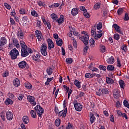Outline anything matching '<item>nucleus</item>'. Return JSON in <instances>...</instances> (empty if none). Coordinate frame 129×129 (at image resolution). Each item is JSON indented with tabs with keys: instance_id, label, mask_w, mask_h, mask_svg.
<instances>
[{
	"instance_id": "obj_1",
	"label": "nucleus",
	"mask_w": 129,
	"mask_h": 129,
	"mask_svg": "<svg viewBox=\"0 0 129 129\" xmlns=\"http://www.w3.org/2000/svg\"><path fill=\"white\" fill-rule=\"evenodd\" d=\"M20 46L21 47V57L25 58V57H27L29 56V52H28V46L26 44L25 42L22 41L20 42Z\"/></svg>"
},
{
	"instance_id": "obj_2",
	"label": "nucleus",
	"mask_w": 129,
	"mask_h": 129,
	"mask_svg": "<svg viewBox=\"0 0 129 129\" xmlns=\"http://www.w3.org/2000/svg\"><path fill=\"white\" fill-rule=\"evenodd\" d=\"M11 59L12 60H15L18 58V55H19V51L17 50L16 48L12 49L9 53Z\"/></svg>"
},
{
	"instance_id": "obj_3",
	"label": "nucleus",
	"mask_w": 129,
	"mask_h": 129,
	"mask_svg": "<svg viewBox=\"0 0 129 129\" xmlns=\"http://www.w3.org/2000/svg\"><path fill=\"white\" fill-rule=\"evenodd\" d=\"M34 109L35 111H36L37 115L39 117H41V116H42V114H43V113H44L45 111V110H44V109H43V108H42L39 105H36Z\"/></svg>"
},
{
	"instance_id": "obj_4",
	"label": "nucleus",
	"mask_w": 129,
	"mask_h": 129,
	"mask_svg": "<svg viewBox=\"0 0 129 129\" xmlns=\"http://www.w3.org/2000/svg\"><path fill=\"white\" fill-rule=\"evenodd\" d=\"M73 103L75 109L77 110V111H81V110H82L83 105L80 103H78L77 100H74Z\"/></svg>"
},
{
	"instance_id": "obj_5",
	"label": "nucleus",
	"mask_w": 129,
	"mask_h": 129,
	"mask_svg": "<svg viewBox=\"0 0 129 129\" xmlns=\"http://www.w3.org/2000/svg\"><path fill=\"white\" fill-rule=\"evenodd\" d=\"M40 52L43 56H47V44L45 43L42 44L40 48Z\"/></svg>"
},
{
	"instance_id": "obj_6",
	"label": "nucleus",
	"mask_w": 129,
	"mask_h": 129,
	"mask_svg": "<svg viewBox=\"0 0 129 129\" xmlns=\"http://www.w3.org/2000/svg\"><path fill=\"white\" fill-rule=\"evenodd\" d=\"M18 66L20 69H28V68H29V65L28 64V63L25 60L19 62L18 63Z\"/></svg>"
},
{
	"instance_id": "obj_7",
	"label": "nucleus",
	"mask_w": 129,
	"mask_h": 129,
	"mask_svg": "<svg viewBox=\"0 0 129 129\" xmlns=\"http://www.w3.org/2000/svg\"><path fill=\"white\" fill-rule=\"evenodd\" d=\"M27 100L29 101V102H30L32 106H35V105H36V103L35 101L36 100V98H35V97L28 95L27 96Z\"/></svg>"
},
{
	"instance_id": "obj_8",
	"label": "nucleus",
	"mask_w": 129,
	"mask_h": 129,
	"mask_svg": "<svg viewBox=\"0 0 129 129\" xmlns=\"http://www.w3.org/2000/svg\"><path fill=\"white\" fill-rule=\"evenodd\" d=\"M35 34L38 41L41 42V41L43 40V35L42 34V32L39 30H36L35 32Z\"/></svg>"
},
{
	"instance_id": "obj_9",
	"label": "nucleus",
	"mask_w": 129,
	"mask_h": 129,
	"mask_svg": "<svg viewBox=\"0 0 129 129\" xmlns=\"http://www.w3.org/2000/svg\"><path fill=\"white\" fill-rule=\"evenodd\" d=\"M80 39H81V41H83V42L84 43V44H85L86 46H87V45H88V41H89V36L88 35H85L84 36H83L80 37Z\"/></svg>"
},
{
	"instance_id": "obj_10",
	"label": "nucleus",
	"mask_w": 129,
	"mask_h": 129,
	"mask_svg": "<svg viewBox=\"0 0 129 129\" xmlns=\"http://www.w3.org/2000/svg\"><path fill=\"white\" fill-rule=\"evenodd\" d=\"M67 108H66L64 109V110H62L61 111H60L58 113V117H61V116H62V117L63 118H64V117H66V114H67Z\"/></svg>"
},
{
	"instance_id": "obj_11",
	"label": "nucleus",
	"mask_w": 129,
	"mask_h": 129,
	"mask_svg": "<svg viewBox=\"0 0 129 129\" xmlns=\"http://www.w3.org/2000/svg\"><path fill=\"white\" fill-rule=\"evenodd\" d=\"M47 42L48 44V50H51L53 49V48H54V42H53L52 39L48 38Z\"/></svg>"
},
{
	"instance_id": "obj_12",
	"label": "nucleus",
	"mask_w": 129,
	"mask_h": 129,
	"mask_svg": "<svg viewBox=\"0 0 129 129\" xmlns=\"http://www.w3.org/2000/svg\"><path fill=\"white\" fill-rule=\"evenodd\" d=\"M89 118L91 124H92L96 120V118L94 116V114L91 112L89 113Z\"/></svg>"
},
{
	"instance_id": "obj_13",
	"label": "nucleus",
	"mask_w": 129,
	"mask_h": 129,
	"mask_svg": "<svg viewBox=\"0 0 129 129\" xmlns=\"http://www.w3.org/2000/svg\"><path fill=\"white\" fill-rule=\"evenodd\" d=\"M65 21V18L63 15H61L59 19H56V22L58 23L59 26L63 24V22Z\"/></svg>"
},
{
	"instance_id": "obj_14",
	"label": "nucleus",
	"mask_w": 129,
	"mask_h": 129,
	"mask_svg": "<svg viewBox=\"0 0 129 129\" xmlns=\"http://www.w3.org/2000/svg\"><path fill=\"white\" fill-rule=\"evenodd\" d=\"M11 40L13 41L14 46H16V48L19 49V48H20V44H19V41H18V39L14 37H12Z\"/></svg>"
},
{
	"instance_id": "obj_15",
	"label": "nucleus",
	"mask_w": 129,
	"mask_h": 129,
	"mask_svg": "<svg viewBox=\"0 0 129 129\" xmlns=\"http://www.w3.org/2000/svg\"><path fill=\"white\" fill-rule=\"evenodd\" d=\"M113 95L114 98L117 99L119 97V91L118 89H114L113 92Z\"/></svg>"
},
{
	"instance_id": "obj_16",
	"label": "nucleus",
	"mask_w": 129,
	"mask_h": 129,
	"mask_svg": "<svg viewBox=\"0 0 129 129\" xmlns=\"http://www.w3.org/2000/svg\"><path fill=\"white\" fill-rule=\"evenodd\" d=\"M41 54L40 53H37L36 55H34L33 57V60L36 61V62H41Z\"/></svg>"
},
{
	"instance_id": "obj_17",
	"label": "nucleus",
	"mask_w": 129,
	"mask_h": 129,
	"mask_svg": "<svg viewBox=\"0 0 129 129\" xmlns=\"http://www.w3.org/2000/svg\"><path fill=\"white\" fill-rule=\"evenodd\" d=\"M106 82L107 84H108L109 85H111V84H113L114 83V80L108 77H107L106 78Z\"/></svg>"
},
{
	"instance_id": "obj_18",
	"label": "nucleus",
	"mask_w": 129,
	"mask_h": 129,
	"mask_svg": "<svg viewBox=\"0 0 129 129\" xmlns=\"http://www.w3.org/2000/svg\"><path fill=\"white\" fill-rule=\"evenodd\" d=\"M6 116L8 120H12V119H13V113L11 111H8L6 113Z\"/></svg>"
},
{
	"instance_id": "obj_19",
	"label": "nucleus",
	"mask_w": 129,
	"mask_h": 129,
	"mask_svg": "<svg viewBox=\"0 0 129 129\" xmlns=\"http://www.w3.org/2000/svg\"><path fill=\"white\" fill-rule=\"evenodd\" d=\"M13 84L14 86H15V87H19V86L21 84V82L20 81V80H19V79L16 78L13 81Z\"/></svg>"
},
{
	"instance_id": "obj_20",
	"label": "nucleus",
	"mask_w": 129,
	"mask_h": 129,
	"mask_svg": "<svg viewBox=\"0 0 129 129\" xmlns=\"http://www.w3.org/2000/svg\"><path fill=\"white\" fill-rule=\"evenodd\" d=\"M78 13L79 11L77 8H73L72 10L71 14L74 17H75V16H77V15H78Z\"/></svg>"
},
{
	"instance_id": "obj_21",
	"label": "nucleus",
	"mask_w": 129,
	"mask_h": 129,
	"mask_svg": "<svg viewBox=\"0 0 129 129\" xmlns=\"http://www.w3.org/2000/svg\"><path fill=\"white\" fill-rule=\"evenodd\" d=\"M6 44H7V39H6V37H1L0 39V46H3V45H6Z\"/></svg>"
},
{
	"instance_id": "obj_22",
	"label": "nucleus",
	"mask_w": 129,
	"mask_h": 129,
	"mask_svg": "<svg viewBox=\"0 0 129 129\" xmlns=\"http://www.w3.org/2000/svg\"><path fill=\"white\" fill-rule=\"evenodd\" d=\"M106 61L108 64H113L114 63V58L111 56L110 57L107 58Z\"/></svg>"
},
{
	"instance_id": "obj_23",
	"label": "nucleus",
	"mask_w": 129,
	"mask_h": 129,
	"mask_svg": "<svg viewBox=\"0 0 129 129\" xmlns=\"http://www.w3.org/2000/svg\"><path fill=\"white\" fill-rule=\"evenodd\" d=\"M103 34V32L102 31V30L98 31V33H96V35H95V39H97V38H101V37H102Z\"/></svg>"
},
{
	"instance_id": "obj_24",
	"label": "nucleus",
	"mask_w": 129,
	"mask_h": 129,
	"mask_svg": "<svg viewBox=\"0 0 129 129\" xmlns=\"http://www.w3.org/2000/svg\"><path fill=\"white\" fill-rule=\"evenodd\" d=\"M22 120L25 124H28V123H29V122L30 121L29 117H28V116H24L23 117Z\"/></svg>"
},
{
	"instance_id": "obj_25",
	"label": "nucleus",
	"mask_w": 129,
	"mask_h": 129,
	"mask_svg": "<svg viewBox=\"0 0 129 129\" xmlns=\"http://www.w3.org/2000/svg\"><path fill=\"white\" fill-rule=\"evenodd\" d=\"M119 85H120V88L124 89V86H125V83H124V81L123 80H120V81H119Z\"/></svg>"
},
{
	"instance_id": "obj_26",
	"label": "nucleus",
	"mask_w": 129,
	"mask_h": 129,
	"mask_svg": "<svg viewBox=\"0 0 129 129\" xmlns=\"http://www.w3.org/2000/svg\"><path fill=\"white\" fill-rule=\"evenodd\" d=\"M101 92H102V94H109V91L106 88H102Z\"/></svg>"
},
{
	"instance_id": "obj_27",
	"label": "nucleus",
	"mask_w": 129,
	"mask_h": 129,
	"mask_svg": "<svg viewBox=\"0 0 129 129\" xmlns=\"http://www.w3.org/2000/svg\"><path fill=\"white\" fill-rule=\"evenodd\" d=\"M5 103L6 105H9V104H13V100L10 98L7 99L5 101Z\"/></svg>"
},
{
	"instance_id": "obj_28",
	"label": "nucleus",
	"mask_w": 129,
	"mask_h": 129,
	"mask_svg": "<svg viewBox=\"0 0 129 129\" xmlns=\"http://www.w3.org/2000/svg\"><path fill=\"white\" fill-rule=\"evenodd\" d=\"M46 73L48 75H52V73H53V69H52V68H47L46 69Z\"/></svg>"
},
{
	"instance_id": "obj_29",
	"label": "nucleus",
	"mask_w": 129,
	"mask_h": 129,
	"mask_svg": "<svg viewBox=\"0 0 129 129\" xmlns=\"http://www.w3.org/2000/svg\"><path fill=\"white\" fill-rule=\"evenodd\" d=\"M121 50H122L125 53L127 52V45L124 44L120 47Z\"/></svg>"
},
{
	"instance_id": "obj_30",
	"label": "nucleus",
	"mask_w": 129,
	"mask_h": 129,
	"mask_svg": "<svg viewBox=\"0 0 129 129\" xmlns=\"http://www.w3.org/2000/svg\"><path fill=\"white\" fill-rule=\"evenodd\" d=\"M56 45L57 46H59L60 47H61V46H62V45H63V41L62 40V39H58L56 40Z\"/></svg>"
},
{
	"instance_id": "obj_31",
	"label": "nucleus",
	"mask_w": 129,
	"mask_h": 129,
	"mask_svg": "<svg viewBox=\"0 0 129 129\" xmlns=\"http://www.w3.org/2000/svg\"><path fill=\"white\" fill-rule=\"evenodd\" d=\"M107 71H114V66L112 65H108L107 67Z\"/></svg>"
},
{
	"instance_id": "obj_32",
	"label": "nucleus",
	"mask_w": 129,
	"mask_h": 129,
	"mask_svg": "<svg viewBox=\"0 0 129 129\" xmlns=\"http://www.w3.org/2000/svg\"><path fill=\"white\" fill-rule=\"evenodd\" d=\"M31 116L33 117V118H36L37 117V114L35 112L34 110H31L30 111Z\"/></svg>"
},
{
	"instance_id": "obj_33",
	"label": "nucleus",
	"mask_w": 129,
	"mask_h": 129,
	"mask_svg": "<svg viewBox=\"0 0 129 129\" xmlns=\"http://www.w3.org/2000/svg\"><path fill=\"white\" fill-rule=\"evenodd\" d=\"M90 44L91 47L94 48V47H95V41L94 40V39L91 38L90 40Z\"/></svg>"
},
{
	"instance_id": "obj_34",
	"label": "nucleus",
	"mask_w": 129,
	"mask_h": 129,
	"mask_svg": "<svg viewBox=\"0 0 129 129\" xmlns=\"http://www.w3.org/2000/svg\"><path fill=\"white\" fill-rule=\"evenodd\" d=\"M74 84H75V85H76V86L78 87V88H81V85H80V82H79V81L78 80L74 81Z\"/></svg>"
},
{
	"instance_id": "obj_35",
	"label": "nucleus",
	"mask_w": 129,
	"mask_h": 129,
	"mask_svg": "<svg viewBox=\"0 0 129 129\" xmlns=\"http://www.w3.org/2000/svg\"><path fill=\"white\" fill-rule=\"evenodd\" d=\"M17 37H19L20 39H23L24 38V33H23V31L20 30L17 33Z\"/></svg>"
},
{
	"instance_id": "obj_36",
	"label": "nucleus",
	"mask_w": 129,
	"mask_h": 129,
	"mask_svg": "<svg viewBox=\"0 0 129 129\" xmlns=\"http://www.w3.org/2000/svg\"><path fill=\"white\" fill-rule=\"evenodd\" d=\"M100 48H101V52L103 53H105V51H106V48H105V46H104L103 44L100 45Z\"/></svg>"
},
{
	"instance_id": "obj_37",
	"label": "nucleus",
	"mask_w": 129,
	"mask_h": 129,
	"mask_svg": "<svg viewBox=\"0 0 129 129\" xmlns=\"http://www.w3.org/2000/svg\"><path fill=\"white\" fill-rule=\"evenodd\" d=\"M123 8H119L117 11V14L118 16H121L122 14H123Z\"/></svg>"
},
{
	"instance_id": "obj_38",
	"label": "nucleus",
	"mask_w": 129,
	"mask_h": 129,
	"mask_svg": "<svg viewBox=\"0 0 129 129\" xmlns=\"http://www.w3.org/2000/svg\"><path fill=\"white\" fill-rule=\"evenodd\" d=\"M113 27L114 28V29H115V31H116V32H117L119 30H120V27H119V26H118L116 24H114L113 25Z\"/></svg>"
},
{
	"instance_id": "obj_39",
	"label": "nucleus",
	"mask_w": 129,
	"mask_h": 129,
	"mask_svg": "<svg viewBox=\"0 0 129 129\" xmlns=\"http://www.w3.org/2000/svg\"><path fill=\"white\" fill-rule=\"evenodd\" d=\"M72 40H73V44L74 48H77V42L74 37H72Z\"/></svg>"
},
{
	"instance_id": "obj_40",
	"label": "nucleus",
	"mask_w": 129,
	"mask_h": 129,
	"mask_svg": "<svg viewBox=\"0 0 129 129\" xmlns=\"http://www.w3.org/2000/svg\"><path fill=\"white\" fill-rule=\"evenodd\" d=\"M31 15L33 17H38V12L34 10H32L31 12Z\"/></svg>"
},
{
	"instance_id": "obj_41",
	"label": "nucleus",
	"mask_w": 129,
	"mask_h": 129,
	"mask_svg": "<svg viewBox=\"0 0 129 129\" xmlns=\"http://www.w3.org/2000/svg\"><path fill=\"white\" fill-rule=\"evenodd\" d=\"M50 17L53 21H56V19H58V17L57 16V15H56L55 13H52L51 14Z\"/></svg>"
},
{
	"instance_id": "obj_42",
	"label": "nucleus",
	"mask_w": 129,
	"mask_h": 129,
	"mask_svg": "<svg viewBox=\"0 0 129 129\" xmlns=\"http://www.w3.org/2000/svg\"><path fill=\"white\" fill-rule=\"evenodd\" d=\"M96 29H95V27L93 28L91 31V34L93 37H95V35H96V31H95Z\"/></svg>"
},
{
	"instance_id": "obj_43",
	"label": "nucleus",
	"mask_w": 129,
	"mask_h": 129,
	"mask_svg": "<svg viewBox=\"0 0 129 129\" xmlns=\"http://www.w3.org/2000/svg\"><path fill=\"white\" fill-rule=\"evenodd\" d=\"M89 69L90 70H92V72H97V73H99V70H98V69L96 68H91V67H89Z\"/></svg>"
},
{
	"instance_id": "obj_44",
	"label": "nucleus",
	"mask_w": 129,
	"mask_h": 129,
	"mask_svg": "<svg viewBox=\"0 0 129 129\" xmlns=\"http://www.w3.org/2000/svg\"><path fill=\"white\" fill-rule=\"evenodd\" d=\"M100 6H101L100 3H96V4L94 5V9H95L96 10H99V9L100 8Z\"/></svg>"
},
{
	"instance_id": "obj_45",
	"label": "nucleus",
	"mask_w": 129,
	"mask_h": 129,
	"mask_svg": "<svg viewBox=\"0 0 129 129\" xmlns=\"http://www.w3.org/2000/svg\"><path fill=\"white\" fill-rule=\"evenodd\" d=\"M19 13L21 14V15H26V13H27V11H26V9L21 8L19 10Z\"/></svg>"
},
{
	"instance_id": "obj_46",
	"label": "nucleus",
	"mask_w": 129,
	"mask_h": 129,
	"mask_svg": "<svg viewBox=\"0 0 129 129\" xmlns=\"http://www.w3.org/2000/svg\"><path fill=\"white\" fill-rule=\"evenodd\" d=\"M36 26L38 28H39L40 29H41V26H42V22L41 21V20H37Z\"/></svg>"
},
{
	"instance_id": "obj_47",
	"label": "nucleus",
	"mask_w": 129,
	"mask_h": 129,
	"mask_svg": "<svg viewBox=\"0 0 129 129\" xmlns=\"http://www.w3.org/2000/svg\"><path fill=\"white\" fill-rule=\"evenodd\" d=\"M66 62H67V64H72V62H73V59H72V58H66Z\"/></svg>"
},
{
	"instance_id": "obj_48",
	"label": "nucleus",
	"mask_w": 129,
	"mask_h": 129,
	"mask_svg": "<svg viewBox=\"0 0 129 129\" xmlns=\"http://www.w3.org/2000/svg\"><path fill=\"white\" fill-rule=\"evenodd\" d=\"M56 126H59L60 125V123H61V120L59 118H57L55 121Z\"/></svg>"
},
{
	"instance_id": "obj_49",
	"label": "nucleus",
	"mask_w": 129,
	"mask_h": 129,
	"mask_svg": "<svg viewBox=\"0 0 129 129\" xmlns=\"http://www.w3.org/2000/svg\"><path fill=\"white\" fill-rule=\"evenodd\" d=\"M25 87L27 89H32V84L30 83H25Z\"/></svg>"
},
{
	"instance_id": "obj_50",
	"label": "nucleus",
	"mask_w": 129,
	"mask_h": 129,
	"mask_svg": "<svg viewBox=\"0 0 129 129\" xmlns=\"http://www.w3.org/2000/svg\"><path fill=\"white\" fill-rule=\"evenodd\" d=\"M99 69L100 70H102L103 71H106V67L105 66L100 65L99 66Z\"/></svg>"
},
{
	"instance_id": "obj_51",
	"label": "nucleus",
	"mask_w": 129,
	"mask_h": 129,
	"mask_svg": "<svg viewBox=\"0 0 129 129\" xmlns=\"http://www.w3.org/2000/svg\"><path fill=\"white\" fill-rule=\"evenodd\" d=\"M123 105L125 106V107H127V108H129V103L126 100H124Z\"/></svg>"
},
{
	"instance_id": "obj_52",
	"label": "nucleus",
	"mask_w": 129,
	"mask_h": 129,
	"mask_svg": "<svg viewBox=\"0 0 129 129\" xmlns=\"http://www.w3.org/2000/svg\"><path fill=\"white\" fill-rule=\"evenodd\" d=\"M97 30H101V29H102V23L99 22L97 25Z\"/></svg>"
},
{
	"instance_id": "obj_53",
	"label": "nucleus",
	"mask_w": 129,
	"mask_h": 129,
	"mask_svg": "<svg viewBox=\"0 0 129 129\" xmlns=\"http://www.w3.org/2000/svg\"><path fill=\"white\" fill-rule=\"evenodd\" d=\"M119 38H120V36L118 34L116 33L114 34V39L116 41H118V40H119Z\"/></svg>"
},
{
	"instance_id": "obj_54",
	"label": "nucleus",
	"mask_w": 129,
	"mask_h": 129,
	"mask_svg": "<svg viewBox=\"0 0 129 129\" xmlns=\"http://www.w3.org/2000/svg\"><path fill=\"white\" fill-rule=\"evenodd\" d=\"M9 75H10V73L9 72V71H6L4 72V73L3 74V77H8V76H9Z\"/></svg>"
},
{
	"instance_id": "obj_55",
	"label": "nucleus",
	"mask_w": 129,
	"mask_h": 129,
	"mask_svg": "<svg viewBox=\"0 0 129 129\" xmlns=\"http://www.w3.org/2000/svg\"><path fill=\"white\" fill-rule=\"evenodd\" d=\"M84 16L87 18V19H89L90 17V15H89V13L87 12V11L84 12Z\"/></svg>"
},
{
	"instance_id": "obj_56",
	"label": "nucleus",
	"mask_w": 129,
	"mask_h": 129,
	"mask_svg": "<svg viewBox=\"0 0 129 129\" xmlns=\"http://www.w3.org/2000/svg\"><path fill=\"white\" fill-rule=\"evenodd\" d=\"M128 20H129L128 13H125L124 17V21H128Z\"/></svg>"
},
{
	"instance_id": "obj_57",
	"label": "nucleus",
	"mask_w": 129,
	"mask_h": 129,
	"mask_svg": "<svg viewBox=\"0 0 129 129\" xmlns=\"http://www.w3.org/2000/svg\"><path fill=\"white\" fill-rule=\"evenodd\" d=\"M117 67L120 68L121 67V63H120V60L118 58L117 59Z\"/></svg>"
},
{
	"instance_id": "obj_58",
	"label": "nucleus",
	"mask_w": 129,
	"mask_h": 129,
	"mask_svg": "<svg viewBox=\"0 0 129 129\" xmlns=\"http://www.w3.org/2000/svg\"><path fill=\"white\" fill-rule=\"evenodd\" d=\"M74 127L73 126V124L69 123L68 125L67 126V129H74Z\"/></svg>"
},
{
	"instance_id": "obj_59",
	"label": "nucleus",
	"mask_w": 129,
	"mask_h": 129,
	"mask_svg": "<svg viewBox=\"0 0 129 129\" xmlns=\"http://www.w3.org/2000/svg\"><path fill=\"white\" fill-rule=\"evenodd\" d=\"M80 10L81 11H82V12H84V13L85 12H87V10H86V9H85V7L84 6L80 7Z\"/></svg>"
},
{
	"instance_id": "obj_60",
	"label": "nucleus",
	"mask_w": 129,
	"mask_h": 129,
	"mask_svg": "<svg viewBox=\"0 0 129 129\" xmlns=\"http://www.w3.org/2000/svg\"><path fill=\"white\" fill-rule=\"evenodd\" d=\"M85 77L86 78H92L91 74L89 73L85 74Z\"/></svg>"
},
{
	"instance_id": "obj_61",
	"label": "nucleus",
	"mask_w": 129,
	"mask_h": 129,
	"mask_svg": "<svg viewBox=\"0 0 129 129\" xmlns=\"http://www.w3.org/2000/svg\"><path fill=\"white\" fill-rule=\"evenodd\" d=\"M120 106H121V103H120V102H119V101H117L116 102V107H117V108H118L120 107Z\"/></svg>"
},
{
	"instance_id": "obj_62",
	"label": "nucleus",
	"mask_w": 129,
	"mask_h": 129,
	"mask_svg": "<svg viewBox=\"0 0 129 129\" xmlns=\"http://www.w3.org/2000/svg\"><path fill=\"white\" fill-rule=\"evenodd\" d=\"M51 81H52L51 80V79H50V78H48L47 79L46 82L45 83V85H49V84H50V82H51Z\"/></svg>"
},
{
	"instance_id": "obj_63",
	"label": "nucleus",
	"mask_w": 129,
	"mask_h": 129,
	"mask_svg": "<svg viewBox=\"0 0 129 129\" xmlns=\"http://www.w3.org/2000/svg\"><path fill=\"white\" fill-rule=\"evenodd\" d=\"M4 6L8 10H11V6H10V5H9L8 3H5L4 4Z\"/></svg>"
},
{
	"instance_id": "obj_64",
	"label": "nucleus",
	"mask_w": 129,
	"mask_h": 129,
	"mask_svg": "<svg viewBox=\"0 0 129 129\" xmlns=\"http://www.w3.org/2000/svg\"><path fill=\"white\" fill-rule=\"evenodd\" d=\"M10 23L11 25H13L14 26L16 25V22H15V20H14V19L11 17H10Z\"/></svg>"
}]
</instances>
